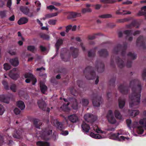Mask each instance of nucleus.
Here are the masks:
<instances>
[{
  "label": "nucleus",
  "mask_w": 146,
  "mask_h": 146,
  "mask_svg": "<svg viewBox=\"0 0 146 146\" xmlns=\"http://www.w3.org/2000/svg\"><path fill=\"white\" fill-rule=\"evenodd\" d=\"M38 104L39 108L42 110H45L46 104L43 100L41 99L39 100L38 102Z\"/></svg>",
  "instance_id": "2eb2a0df"
},
{
  "label": "nucleus",
  "mask_w": 146,
  "mask_h": 146,
  "mask_svg": "<svg viewBox=\"0 0 146 146\" xmlns=\"http://www.w3.org/2000/svg\"><path fill=\"white\" fill-rule=\"evenodd\" d=\"M51 18V15L50 13L46 14L45 15V17H44L41 19V20H45L46 19Z\"/></svg>",
  "instance_id": "864d4df0"
},
{
  "label": "nucleus",
  "mask_w": 146,
  "mask_h": 146,
  "mask_svg": "<svg viewBox=\"0 0 146 146\" xmlns=\"http://www.w3.org/2000/svg\"><path fill=\"white\" fill-rule=\"evenodd\" d=\"M58 13H50L51 17H54L57 16L58 15Z\"/></svg>",
  "instance_id": "338daca9"
},
{
  "label": "nucleus",
  "mask_w": 146,
  "mask_h": 146,
  "mask_svg": "<svg viewBox=\"0 0 146 146\" xmlns=\"http://www.w3.org/2000/svg\"><path fill=\"white\" fill-rule=\"evenodd\" d=\"M123 134V133L121 132H118L117 134L115 133H111L109 134V137L110 139L114 140H116L119 141H125V140H128L129 139V138L127 137H125L121 136L119 138L118 136L120 135Z\"/></svg>",
  "instance_id": "7ed1b4c3"
},
{
  "label": "nucleus",
  "mask_w": 146,
  "mask_h": 146,
  "mask_svg": "<svg viewBox=\"0 0 146 146\" xmlns=\"http://www.w3.org/2000/svg\"><path fill=\"white\" fill-rule=\"evenodd\" d=\"M69 120L73 123H76L79 121L78 116L75 114L71 115L68 117Z\"/></svg>",
  "instance_id": "9d476101"
},
{
  "label": "nucleus",
  "mask_w": 146,
  "mask_h": 146,
  "mask_svg": "<svg viewBox=\"0 0 146 146\" xmlns=\"http://www.w3.org/2000/svg\"><path fill=\"white\" fill-rule=\"evenodd\" d=\"M40 87L41 92L43 93H44L47 90V87L44 83L42 82H40Z\"/></svg>",
  "instance_id": "b1692460"
},
{
  "label": "nucleus",
  "mask_w": 146,
  "mask_h": 146,
  "mask_svg": "<svg viewBox=\"0 0 146 146\" xmlns=\"http://www.w3.org/2000/svg\"><path fill=\"white\" fill-rule=\"evenodd\" d=\"M94 129L96 131V132L98 133H102L103 131L99 128L96 125L93 127Z\"/></svg>",
  "instance_id": "58836bf2"
},
{
  "label": "nucleus",
  "mask_w": 146,
  "mask_h": 146,
  "mask_svg": "<svg viewBox=\"0 0 146 146\" xmlns=\"http://www.w3.org/2000/svg\"><path fill=\"white\" fill-rule=\"evenodd\" d=\"M27 49L28 50L32 52H33L36 50L35 47L34 46H28Z\"/></svg>",
  "instance_id": "37998d69"
},
{
  "label": "nucleus",
  "mask_w": 146,
  "mask_h": 146,
  "mask_svg": "<svg viewBox=\"0 0 146 146\" xmlns=\"http://www.w3.org/2000/svg\"><path fill=\"white\" fill-rule=\"evenodd\" d=\"M7 11H0V17L2 18L6 17Z\"/></svg>",
  "instance_id": "79ce46f5"
},
{
  "label": "nucleus",
  "mask_w": 146,
  "mask_h": 146,
  "mask_svg": "<svg viewBox=\"0 0 146 146\" xmlns=\"http://www.w3.org/2000/svg\"><path fill=\"white\" fill-rule=\"evenodd\" d=\"M0 101L4 103H8L9 102V98H6L4 95H0Z\"/></svg>",
  "instance_id": "c85d7f7f"
},
{
  "label": "nucleus",
  "mask_w": 146,
  "mask_h": 146,
  "mask_svg": "<svg viewBox=\"0 0 146 146\" xmlns=\"http://www.w3.org/2000/svg\"><path fill=\"white\" fill-rule=\"evenodd\" d=\"M90 136L94 138L97 139H100L102 138L101 136L98 134H95L93 133H91L90 134Z\"/></svg>",
  "instance_id": "c9c22d12"
},
{
  "label": "nucleus",
  "mask_w": 146,
  "mask_h": 146,
  "mask_svg": "<svg viewBox=\"0 0 146 146\" xmlns=\"http://www.w3.org/2000/svg\"><path fill=\"white\" fill-rule=\"evenodd\" d=\"M41 37L44 39L48 40L50 38V37L48 35L43 34L40 35Z\"/></svg>",
  "instance_id": "49530a36"
},
{
  "label": "nucleus",
  "mask_w": 146,
  "mask_h": 146,
  "mask_svg": "<svg viewBox=\"0 0 146 146\" xmlns=\"http://www.w3.org/2000/svg\"><path fill=\"white\" fill-rule=\"evenodd\" d=\"M2 84L4 85L5 89L6 90L9 89L8 83L6 81L3 80L2 81Z\"/></svg>",
  "instance_id": "a18cd8bd"
},
{
  "label": "nucleus",
  "mask_w": 146,
  "mask_h": 146,
  "mask_svg": "<svg viewBox=\"0 0 146 146\" xmlns=\"http://www.w3.org/2000/svg\"><path fill=\"white\" fill-rule=\"evenodd\" d=\"M8 52L11 55H15L16 53L15 51L13 50H10Z\"/></svg>",
  "instance_id": "774afa93"
},
{
  "label": "nucleus",
  "mask_w": 146,
  "mask_h": 146,
  "mask_svg": "<svg viewBox=\"0 0 146 146\" xmlns=\"http://www.w3.org/2000/svg\"><path fill=\"white\" fill-rule=\"evenodd\" d=\"M114 113L115 117L117 119L120 120L123 119V117L119 110H115L114 112Z\"/></svg>",
  "instance_id": "aec40b11"
},
{
  "label": "nucleus",
  "mask_w": 146,
  "mask_h": 146,
  "mask_svg": "<svg viewBox=\"0 0 146 146\" xmlns=\"http://www.w3.org/2000/svg\"><path fill=\"white\" fill-rule=\"evenodd\" d=\"M118 90L122 94H125L128 92V90L126 88L122 85H120L118 87Z\"/></svg>",
  "instance_id": "412c9836"
},
{
  "label": "nucleus",
  "mask_w": 146,
  "mask_h": 146,
  "mask_svg": "<svg viewBox=\"0 0 146 146\" xmlns=\"http://www.w3.org/2000/svg\"><path fill=\"white\" fill-rule=\"evenodd\" d=\"M107 118L108 122L111 124H115L116 123L117 121L113 115V112L111 110L108 111Z\"/></svg>",
  "instance_id": "39448f33"
},
{
  "label": "nucleus",
  "mask_w": 146,
  "mask_h": 146,
  "mask_svg": "<svg viewBox=\"0 0 146 146\" xmlns=\"http://www.w3.org/2000/svg\"><path fill=\"white\" fill-rule=\"evenodd\" d=\"M51 122L53 125L55 126L57 128L59 129H61L62 125L56 119H52L51 121Z\"/></svg>",
  "instance_id": "f3484780"
},
{
  "label": "nucleus",
  "mask_w": 146,
  "mask_h": 146,
  "mask_svg": "<svg viewBox=\"0 0 146 146\" xmlns=\"http://www.w3.org/2000/svg\"><path fill=\"white\" fill-rule=\"evenodd\" d=\"M99 55L102 56L106 57L108 55V53L106 50H102L98 52Z\"/></svg>",
  "instance_id": "cd10ccee"
},
{
  "label": "nucleus",
  "mask_w": 146,
  "mask_h": 146,
  "mask_svg": "<svg viewBox=\"0 0 146 146\" xmlns=\"http://www.w3.org/2000/svg\"><path fill=\"white\" fill-rule=\"evenodd\" d=\"M119 107L120 109L123 108L125 104V100L119 99L118 100Z\"/></svg>",
  "instance_id": "393cba45"
},
{
  "label": "nucleus",
  "mask_w": 146,
  "mask_h": 146,
  "mask_svg": "<svg viewBox=\"0 0 146 146\" xmlns=\"http://www.w3.org/2000/svg\"><path fill=\"white\" fill-rule=\"evenodd\" d=\"M11 5V0H9L7 3V7L10 8V7Z\"/></svg>",
  "instance_id": "0e129e2a"
},
{
  "label": "nucleus",
  "mask_w": 146,
  "mask_h": 146,
  "mask_svg": "<svg viewBox=\"0 0 146 146\" xmlns=\"http://www.w3.org/2000/svg\"><path fill=\"white\" fill-rule=\"evenodd\" d=\"M141 86L138 85L136 88H133L132 93L129 96V107L131 108H136L140 102Z\"/></svg>",
  "instance_id": "f257e3e1"
},
{
  "label": "nucleus",
  "mask_w": 146,
  "mask_h": 146,
  "mask_svg": "<svg viewBox=\"0 0 146 146\" xmlns=\"http://www.w3.org/2000/svg\"><path fill=\"white\" fill-rule=\"evenodd\" d=\"M138 81L137 80H134L131 81L130 83V85H131L138 83Z\"/></svg>",
  "instance_id": "bf43d9fd"
},
{
  "label": "nucleus",
  "mask_w": 146,
  "mask_h": 146,
  "mask_svg": "<svg viewBox=\"0 0 146 146\" xmlns=\"http://www.w3.org/2000/svg\"><path fill=\"white\" fill-rule=\"evenodd\" d=\"M116 62L118 66L120 68L123 67L125 65L123 60L120 58L119 57L116 58Z\"/></svg>",
  "instance_id": "f8f14e48"
},
{
  "label": "nucleus",
  "mask_w": 146,
  "mask_h": 146,
  "mask_svg": "<svg viewBox=\"0 0 146 146\" xmlns=\"http://www.w3.org/2000/svg\"><path fill=\"white\" fill-rule=\"evenodd\" d=\"M93 104L94 107L100 106L101 101V98L99 96H93L92 99Z\"/></svg>",
  "instance_id": "1a4fd4ad"
},
{
  "label": "nucleus",
  "mask_w": 146,
  "mask_h": 146,
  "mask_svg": "<svg viewBox=\"0 0 146 146\" xmlns=\"http://www.w3.org/2000/svg\"><path fill=\"white\" fill-rule=\"evenodd\" d=\"M28 21V19L25 17L21 18L18 21V23L19 25L24 24L27 23Z\"/></svg>",
  "instance_id": "bb28decb"
},
{
  "label": "nucleus",
  "mask_w": 146,
  "mask_h": 146,
  "mask_svg": "<svg viewBox=\"0 0 146 146\" xmlns=\"http://www.w3.org/2000/svg\"><path fill=\"white\" fill-rule=\"evenodd\" d=\"M5 111L4 108L2 105L0 104V115H2Z\"/></svg>",
  "instance_id": "3c124183"
},
{
  "label": "nucleus",
  "mask_w": 146,
  "mask_h": 146,
  "mask_svg": "<svg viewBox=\"0 0 146 146\" xmlns=\"http://www.w3.org/2000/svg\"><path fill=\"white\" fill-rule=\"evenodd\" d=\"M139 113V111L137 110H129L128 111V114L130 116L133 117L138 115Z\"/></svg>",
  "instance_id": "9b49d317"
},
{
  "label": "nucleus",
  "mask_w": 146,
  "mask_h": 146,
  "mask_svg": "<svg viewBox=\"0 0 146 146\" xmlns=\"http://www.w3.org/2000/svg\"><path fill=\"white\" fill-rule=\"evenodd\" d=\"M4 68L6 70H9L11 67V66L7 63L5 64L4 65Z\"/></svg>",
  "instance_id": "de8ad7c7"
},
{
  "label": "nucleus",
  "mask_w": 146,
  "mask_h": 146,
  "mask_svg": "<svg viewBox=\"0 0 146 146\" xmlns=\"http://www.w3.org/2000/svg\"><path fill=\"white\" fill-rule=\"evenodd\" d=\"M9 75L10 77L13 79H16L19 77L18 74H13L11 72L9 73Z\"/></svg>",
  "instance_id": "e433bc0d"
},
{
  "label": "nucleus",
  "mask_w": 146,
  "mask_h": 146,
  "mask_svg": "<svg viewBox=\"0 0 146 146\" xmlns=\"http://www.w3.org/2000/svg\"><path fill=\"white\" fill-rule=\"evenodd\" d=\"M80 103L83 106H87L89 104V101L86 98H82L80 100Z\"/></svg>",
  "instance_id": "6ab92c4d"
},
{
  "label": "nucleus",
  "mask_w": 146,
  "mask_h": 146,
  "mask_svg": "<svg viewBox=\"0 0 146 146\" xmlns=\"http://www.w3.org/2000/svg\"><path fill=\"white\" fill-rule=\"evenodd\" d=\"M143 39V38L141 36H140L138 38H137V40L136 42L137 44L138 43L140 42H141L142 41V40Z\"/></svg>",
  "instance_id": "13d9d810"
},
{
  "label": "nucleus",
  "mask_w": 146,
  "mask_h": 146,
  "mask_svg": "<svg viewBox=\"0 0 146 146\" xmlns=\"http://www.w3.org/2000/svg\"><path fill=\"white\" fill-rule=\"evenodd\" d=\"M73 108L74 109H76L78 108L77 102L76 100H75L72 105Z\"/></svg>",
  "instance_id": "09e8293b"
},
{
  "label": "nucleus",
  "mask_w": 146,
  "mask_h": 146,
  "mask_svg": "<svg viewBox=\"0 0 146 146\" xmlns=\"http://www.w3.org/2000/svg\"><path fill=\"white\" fill-rule=\"evenodd\" d=\"M56 21L55 20L50 19L48 21V23L51 25H54L56 24Z\"/></svg>",
  "instance_id": "c03bdc74"
},
{
  "label": "nucleus",
  "mask_w": 146,
  "mask_h": 146,
  "mask_svg": "<svg viewBox=\"0 0 146 146\" xmlns=\"http://www.w3.org/2000/svg\"><path fill=\"white\" fill-rule=\"evenodd\" d=\"M23 133V130L21 129H19L15 132L13 135V137L15 138H19Z\"/></svg>",
  "instance_id": "dca6fc26"
},
{
  "label": "nucleus",
  "mask_w": 146,
  "mask_h": 146,
  "mask_svg": "<svg viewBox=\"0 0 146 146\" xmlns=\"http://www.w3.org/2000/svg\"><path fill=\"white\" fill-rule=\"evenodd\" d=\"M125 34L128 36L130 35L131 34H132V33L131 31L129 30H127L125 31Z\"/></svg>",
  "instance_id": "e2e57ef3"
},
{
  "label": "nucleus",
  "mask_w": 146,
  "mask_h": 146,
  "mask_svg": "<svg viewBox=\"0 0 146 146\" xmlns=\"http://www.w3.org/2000/svg\"><path fill=\"white\" fill-rule=\"evenodd\" d=\"M35 3L36 4L37 6L40 7L41 4L40 3L39 1H36L35 2Z\"/></svg>",
  "instance_id": "69168bd1"
},
{
  "label": "nucleus",
  "mask_w": 146,
  "mask_h": 146,
  "mask_svg": "<svg viewBox=\"0 0 146 146\" xmlns=\"http://www.w3.org/2000/svg\"><path fill=\"white\" fill-rule=\"evenodd\" d=\"M61 58L64 61H67L70 58V53L68 52L66 48L63 49L61 54Z\"/></svg>",
  "instance_id": "423d86ee"
},
{
  "label": "nucleus",
  "mask_w": 146,
  "mask_h": 146,
  "mask_svg": "<svg viewBox=\"0 0 146 146\" xmlns=\"http://www.w3.org/2000/svg\"><path fill=\"white\" fill-rule=\"evenodd\" d=\"M34 124L36 127L39 128L40 126L42 124L40 121L38 119H35L34 121Z\"/></svg>",
  "instance_id": "c756f323"
},
{
  "label": "nucleus",
  "mask_w": 146,
  "mask_h": 146,
  "mask_svg": "<svg viewBox=\"0 0 146 146\" xmlns=\"http://www.w3.org/2000/svg\"><path fill=\"white\" fill-rule=\"evenodd\" d=\"M9 62L11 64L14 66H16L19 64V61L17 57L10 59Z\"/></svg>",
  "instance_id": "4468645a"
},
{
  "label": "nucleus",
  "mask_w": 146,
  "mask_h": 146,
  "mask_svg": "<svg viewBox=\"0 0 146 146\" xmlns=\"http://www.w3.org/2000/svg\"><path fill=\"white\" fill-rule=\"evenodd\" d=\"M132 65V62L131 61H127L126 64V66L127 68H130Z\"/></svg>",
  "instance_id": "5fc2aeb1"
},
{
  "label": "nucleus",
  "mask_w": 146,
  "mask_h": 146,
  "mask_svg": "<svg viewBox=\"0 0 146 146\" xmlns=\"http://www.w3.org/2000/svg\"><path fill=\"white\" fill-rule=\"evenodd\" d=\"M85 120L88 122H94L97 119V117L96 115L90 114H85L84 116Z\"/></svg>",
  "instance_id": "0eeeda50"
},
{
  "label": "nucleus",
  "mask_w": 146,
  "mask_h": 146,
  "mask_svg": "<svg viewBox=\"0 0 146 146\" xmlns=\"http://www.w3.org/2000/svg\"><path fill=\"white\" fill-rule=\"evenodd\" d=\"M82 128L84 131L88 132L90 129L89 126L85 122H83L81 125Z\"/></svg>",
  "instance_id": "a211bd4d"
},
{
  "label": "nucleus",
  "mask_w": 146,
  "mask_h": 146,
  "mask_svg": "<svg viewBox=\"0 0 146 146\" xmlns=\"http://www.w3.org/2000/svg\"><path fill=\"white\" fill-rule=\"evenodd\" d=\"M104 65L103 63H99L98 64V66H96V67L97 69V71L99 72H102L104 70Z\"/></svg>",
  "instance_id": "4be33fe9"
},
{
  "label": "nucleus",
  "mask_w": 146,
  "mask_h": 146,
  "mask_svg": "<svg viewBox=\"0 0 146 146\" xmlns=\"http://www.w3.org/2000/svg\"><path fill=\"white\" fill-rule=\"evenodd\" d=\"M72 28V25H68L66 27V31L67 33H68L70 30Z\"/></svg>",
  "instance_id": "6e6d98bb"
},
{
  "label": "nucleus",
  "mask_w": 146,
  "mask_h": 146,
  "mask_svg": "<svg viewBox=\"0 0 146 146\" xmlns=\"http://www.w3.org/2000/svg\"><path fill=\"white\" fill-rule=\"evenodd\" d=\"M36 145L39 146H50L49 143L47 142H43L41 141L37 142Z\"/></svg>",
  "instance_id": "2f4dec72"
},
{
  "label": "nucleus",
  "mask_w": 146,
  "mask_h": 146,
  "mask_svg": "<svg viewBox=\"0 0 146 146\" xmlns=\"http://www.w3.org/2000/svg\"><path fill=\"white\" fill-rule=\"evenodd\" d=\"M47 8L50 10H52L53 9H54L55 8V7L52 5H50L49 6L47 7Z\"/></svg>",
  "instance_id": "052dcab7"
},
{
  "label": "nucleus",
  "mask_w": 146,
  "mask_h": 146,
  "mask_svg": "<svg viewBox=\"0 0 146 146\" xmlns=\"http://www.w3.org/2000/svg\"><path fill=\"white\" fill-rule=\"evenodd\" d=\"M127 56L129 57V58L132 60L135 59L136 57V55L134 53H132L131 52H129L127 54Z\"/></svg>",
  "instance_id": "f704fd0d"
},
{
  "label": "nucleus",
  "mask_w": 146,
  "mask_h": 146,
  "mask_svg": "<svg viewBox=\"0 0 146 146\" xmlns=\"http://www.w3.org/2000/svg\"><path fill=\"white\" fill-rule=\"evenodd\" d=\"M17 106L21 110H23L25 107V106L23 102L21 101H19L17 103Z\"/></svg>",
  "instance_id": "a878e982"
},
{
  "label": "nucleus",
  "mask_w": 146,
  "mask_h": 146,
  "mask_svg": "<svg viewBox=\"0 0 146 146\" xmlns=\"http://www.w3.org/2000/svg\"><path fill=\"white\" fill-rule=\"evenodd\" d=\"M92 69V68L90 67H86L85 70L84 71V72H87L90 71V73H88V76H86V78L88 80H90L93 79L94 78L95 76V74L93 72H91Z\"/></svg>",
  "instance_id": "6e6552de"
},
{
  "label": "nucleus",
  "mask_w": 146,
  "mask_h": 146,
  "mask_svg": "<svg viewBox=\"0 0 146 146\" xmlns=\"http://www.w3.org/2000/svg\"><path fill=\"white\" fill-rule=\"evenodd\" d=\"M100 17L103 18H108L111 17L112 15L110 14H104L100 16Z\"/></svg>",
  "instance_id": "ea45409f"
},
{
  "label": "nucleus",
  "mask_w": 146,
  "mask_h": 146,
  "mask_svg": "<svg viewBox=\"0 0 146 146\" xmlns=\"http://www.w3.org/2000/svg\"><path fill=\"white\" fill-rule=\"evenodd\" d=\"M131 120L130 119L126 120V123L128 126L129 128L131 127L133 128H137V133L139 134H142L144 130L143 127H144L146 129V118H143L140 119L139 123L137 122H135L132 124L131 123Z\"/></svg>",
  "instance_id": "f03ea898"
},
{
  "label": "nucleus",
  "mask_w": 146,
  "mask_h": 146,
  "mask_svg": "<svg viewBox=\"0 0 146 146\" xmlns=\"http://www.w3.org/2000/svg\"><path fill=\"white\" fill-rule=\"evenodd\" d=\"M21 11L24 14L27 15L29 12V9L27 7L20 8Z\"/></svg>",
  "instance_id": "7c9ffc66"
},
{
  "label": "nucleus",
  "mask_w": 146,
  "mask_h": 146,
  "mask_svg": "<svg viewBox=\"0 0 146 146\" xmlns=\"http://www.w3.org/2000/svg\"><path fill=\"white\" fill-rule=\"evenodd\" d=\"M95 54V52L93 50H91L88 52V55L89 57L94 56Z\"/></svg>",
  "instance_id": "8fccbe9b"
},
{
  "label": "nucleus",
  "mask_w": 146,
  "mask_h": 146,
  "mask_svg": "<svg viewBox=\"0 0 146 146\" xmlns=\"http://www.w3.org/2000/svg\"><path fill=\"white\" fill-rule=\"evenodd\" d=\"M10 89L13 92H16L17 88L15 85L14 84L11 85L10 87Z\"/></svg>",
  "instance_id": "a19ab883"
},
{
  "label": "nucleus",
  "mask_w": 146,
  "mask_h": 146,
  "mask_svg": "<svg viewBox=\"0 0 146 146\" xmlns=\"http://www.w3.org/2000/svg\"><path fill=\"white\" fill-rule=\"evenodd\" d=\"M68 18L71 19L76 17V13L74 12H70L68 13Z\"/></svg>",
  "instance_id": "4c0bfd02"
},
{
  "label": "nucleus",
  "mask_w": 146,
  "mask_h": 146,
  "mask_svg": "<svg viewBox=\"0 0 146 146\" xmlns=\"http://www.w3.org/2000/svg\"><path fill=\"white\" fill-rule=\"evenodd\" d=\"M63 40V39L60 38L57 40L55 46L57 50H58L60 46L62 44Z\"/></svg>",
  "instance_id": "5701e85b"
},
{
  "label": "nucleus",
  "mask_w": 146,
  "mask_h": 146,
  "mask_svg": "<svg viewBox=\"0 0 146 146\" xmlns=\"http://www.w3.org/2000/svg\"><path fill=\"white\" fill-rule=\"evenodd\" d=\"M92 11V9L90 8H82L81 11V12L82 14H85L87 13H90Z\"/></svg>",
  "instance_id": "72a5a7b5"
},
{
  "label": "nucleus",
  "mask_w": 146,
  "mask_h": 146,
  "mask_svg": "<svg viewBox=\"0 0 146 146\" xmlns=\"http://www.w3.org/2000/svg\"><path fill=\"white\" fill-rule=\"evenodd\" d=\"M70 50L72 57L74 58H76L78 56V49L71 47L70 48Z\"/></svg>",
  "instance_id": "ddd939ff"
},
{
  "label": "nucleus",
  "mask_w": 146,
  "mask_h": 146,
  "mask_svg": "<svg viewBox=\"0 0 146 146\" xmlns=\"http://www.w3.org/2000/svg\"><path fill=\"white\" fill-rule=\"evenodd\" d=\"M143 79L144 80L146 79V70L144 69L143 70L142 75Z\"/></svg>",
  "instance_id": "603ef678"
},
{
  "label": "nucleus",
  "mask_w": 146,
  "mask_h": 146,
  "mask_svg": "<svg viewBox=\"0 0 146 146\" xmlns=\"http://www.w3.org/2000/svg\"><path fill=\"white\" fill-rule=\"evenodd\" d=\"M24 77L27 79L25 82L27 83H29L31 80L32 81V84L34 85L36 82V80L33 75L30 73H26L24 74Z\"/></svg>",
  "instance_id": "20e7f679"
},
{
  "label": "nucleus",
  "mask_w": 146,
  "mask_h": 146,
  "mask_svg": "<svg viewBox=\"0 0 146 146\" xmlns=\"http://www.w3.org/2000/svg\"><path fill=\"white\" fill-rule=\"evenodd\" d=\"M146 13V6H145L141 8V11L138 13V15L139 16L143 15Z\"/></svg>",
  "instance_id": "473e14b6"
},
{
  "label": "nucleus",
  "mask_w": 146,
  "mask_h": 146,
  "mask_svg": "<svg viewBox=\"0 0 146 146\" xmlns=\"http://www.w3.org/2000/svg\"><path fill=\"white\" fill-rule=\"evenodd\" d=\"M52 4L56 6H59L61 4L60 3L54 2L52 3Z\"/></svg>",
  "instance_id": "680f3d73"
},
{
  "label": "nucleus",
  "mask_w": 146,
  "mask_h": 146,
  "mask_svg": "<svg viewBox=\"0 0 146 146\" xmlns=\"http://www.w3.org/2000/svg\"><path fill=\"white\" fill-rule=\"evenodd\" d=\"M14 113L16 114L17 115L19 114L20 111L17 108L15 109L14 110Z\"/></svg>",
  "instance_id": "4d7b16f0"
}]
</instances>
